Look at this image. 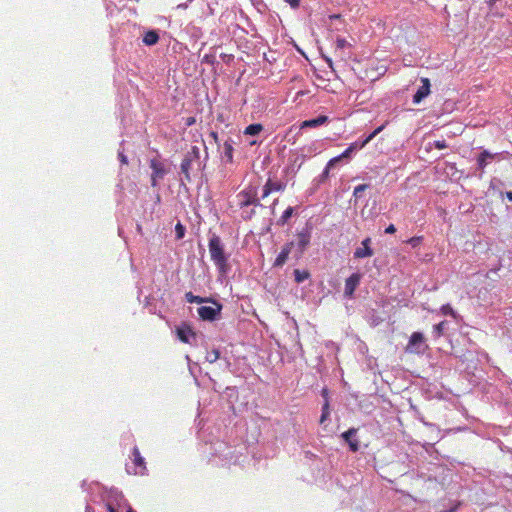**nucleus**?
I'll return each mask as SVG.
<instances>
[{
  "label": "nucleus",
  "mask_w": 512,
  "mask_h": 512,
  "mask_svg": "<svg viewBox=\"0 0 512 512\" xmlns=\"http://www.w3.org/2000/svg\"><path fill=\"white\" fill-rule=\"evenodd\" d=\"M257 195L258 189L253 185H248L236 194V206L243 210L242 218L244 220H250L256 213L255 207L262 206Z\"/></svg>",
  "instance_id": "1"
},
{
  "label": "nucleus",
  "mask_w": 512,
  "mask_h": 512,
  "mask_svg": "<svg viewBox=\"0 0 512 512\" xmlns=\"http://www.w3.org/2000/svg\"><path fill=\"white\" fill-rule=\"evenodd\" d=\"M211 260L214 262L221 274H226L229 270L228 257L224 252L221 239L217 235H213L208 243Z\"/></svg>",
  "instance_id": "2"
},
{
  "label": "nucleus",
  "mask_w": 512,
  "mask_h": 512,
  "mask_svg": "<svg viewBox=\"0 0 512 512\" xmlns=\"http://www.w3.org/2000/svg\"><path fill=\"white\" fill-rule=\"evenodd\" d=\"M310 240H311L310 228H304L296 234V242H294L295 243L294 247H296V252H295L296 258L302 257L304 251L310 244Z\"/></svg>",
  "instance_id": "3"
},
{
  "label": "nucleus",
  "mask_w": 512,
  "mask_h": 512,
  "mask_svg": "<svg viewBox=\"0 0 512 512\" xmlns=\"http://www.w3.org/2000/svg\"><path fill=\"white\" fill-rule=\"evenodd\" d=\"M214 306H201L197 312L203 321H214L221 314L222 305L216 301H211Z\"/></svg>",
  "instance_id": "4"
},
{
  "label": "nucleus",
  "mask_w": 512,
  "mask_h": 512,
  "mask_svg": "<svg viewBox=\"0 0 512 512\" xmlns=\"http://www.w3.org/2000/svg\"><path fill=\"white\" fill-rule=\"evenodd\" d=\"M133 456V467H127V471L133 475H144L146 472V463L144 458L141 456L138 447H134L132 450Z\"/></svg>",
  "instance_id": "5"
},
{
  "label": "nucleus",
  "mask_w": 512,
  "mask_h": 512,
  "mask_svg": "<svg viewBox=\"0 0 512 512\" xmlns=\"http://www.w3.org/2000/svg\"><path fill=\"white\" fill-rule=\"evenodd\" d=\"M199 158V150L197 147H193L191 152H188L181 162V172L187 182L191 181L190 170L194 160Z\"/></svg>",
  "instance_id": "6"
},
{
  "label": "nucleus",
  "mask_w": 512,
  "mask_h": 512,
  "mask_svg": "<svg viewBox=\"0 0 512 512\" xmlns=\"http://www.w3.org/2000/svg\"><path fill=\"white\" fill-rule=\"evenodd\" d=\"M150 168L152 169L151 186L156 187L158 179H162L166 174V170L162 162L157 159L150 160Z\"/></svg>",
  "instance_id": "7"
},
{
  "label": "nucleus",
  "mask_w": 512,
  "mask_h": 512,
  "mask_svg": "<svg viewBox=\"0 0 512 512\" xmlns=\"http://www.w3.org/2000/svg\"><path fill=\"white\" fill-rule=\"evenodd\" d=\"M176 334L181 342L187 344L191 343V339L196 338V333L193 331L191 326L186 323H182L176 328Z\"/></svg>",
  "instance_id": "8"
},
{
  "label": "nucleus",
  "mask_w": 512,
  "mask_h": 512,
  "mask_svg": "<svg viewBox=\"0 0 512 512\" xmlns=\"http://www.w3.org/2000/svg\"><path fill=\"white\" fill-rule=\"evenodd\" d=\"M294 246H295L294 241H290V242H287L286 244H284L280 253L278 254V256L276 257V259L273 263V267H282L286 263V261L289 257V254L292 252V249L294 248Z\"/></svg>",
  "instance_id": "9"
},
{
  "label": "nucleus",
  "mask_w": 512,
  "mask_h": 512,
  "mask_svg": "<svg viewBox=\"0 0 512 512\" xmlns=\"http://www.w3.org/2000/svg\"><path fill=\"white\" fill-rule=\"evenodd\" d=\"M361 281V274L353 273L350 277H348L345 281V289L344 294L347 297H352L356 288L358 287Z\"/></svg>",
  "instance_id": "10"
},
{
  "label": "nucleus",
  "mask_w": 512,
  "mask_h": 512,
  "mask_svg": "<svg viewBox=\"0 0 512 512\" xmlns=\"http://www.w3.org/2000/svg\"><path fill=\"white\" fill-rule=\"evenodd\" d=\"M286 185L281 181H272L268 179L263 187L262 198L268 197L272 192H279L285 189Z\"/></svg>",
  "instance_id": "11"
},
{
  "label": "nucleus",
  "mask_w": 512,
  "mask_h": 512,
  "mask_svg": "<svg viewBox=\"0 0 512 512\" xmlns=\"http://www.w3.org/2000/svg\"><path fill=\"white\" fill-rule=\"evenodd\" d=\"M371 239L366 238L362 241V247L356 248L354 252V258L361 259L366 257H371L373 255V250L370 247Z\"/></svg>",
  "instance_id": "12"
},
{
  "label": "nucleus",
  "mask_w": 512,
  "mask_h": 512,
  "mask_svg": "<svg viewBox=\"0 0 512 512\" xmlns=\"http://www.w3.org/2000/svg\"><path fill=\"white\" fill-rule=\"evenodd\" d=\"M357 429L350 428L342 434L343 439L348 443L351 451L356 452L359 450V442L355 439Z\"/></svg>",
  "instance_id": "13"
},
{
  "label": "nucleus",
  "mask_w": 512,
  "mask_h": 512,
  "mask_svg": "<svg viewBox=\"0 0 512 512\" xmlns=\"http://www.w3.org/2000/svg\"><path fill=\"white\" fill-rule=\"evenodd\" d=\"M496 154H492L487 150H484L477 158L478 169L483 172L485 167L495 158Z\"/></svg>",
  "instance_id": "14"
},
{
  "label": "nucleus",
  "mask_w": 512,
  "mask_h": 512,
  "mask_svg": "<svg viewBox=\"0 0 512 512\" xmlns=\"http://www.w3.org/2000/svg\"><path fill=\"white\" fill-rule=\"evenodd\" d=\"M360 143L354 142L349 145V147L344 150L340 155L330 159V165H335L343 158H349L353 151L359 148Z\"/></svg>",
  "instance_id": "15"
},
{
  "label": "nucleus",
  "mask_w": 512,
  "mask_h": 512,
  "mask_svg": "<svg viewBox=\"0 0 512 512\" xmlns=\"http://www.w3.org/2000/svg\"><path fill=\"white\" fill-rule=\"evenodd\" d=\"M328 117L325 115H320L317 118L305 120L301 124V128H314L320 125H323L328 122Z\"/></svg>",
  "instance_id": "16"
},
{
  "label": "nucleus",
  "mask_w": 512,
  "mask_h": 512,
  "mask_svg": "<svg viewBox=\"0 0 512 512\" xmlns=\"http://www.w3.org/2000/svg\"><path fill=\"white\" fill-rule=\"evenodd\" d=\"M420 82L422 85L418 88V103L423 98H425L426 96H428L430 94V87H431L430 81L426 77H422L420 79Z\"/></svg>",
  "instance_id": "17"
},
{
  "label": "nucleus",
  "mask_w": 512,
  "mask_h": 512,
  "mask_svg": "<svg viewBox=\"0 0 512 512\" xmlns=\"http://www.w3.org/2000/svg\"><path fill=\"white\" fill-rule=\"evenodd\" d=\"M158 41H159V35L154 30L146 32L143 37V43L148 46L155 45Z\"/></svg>",
  "instance_id": "18"
},
{
  "label": "nucleus",
  "mask_w": 512,
  "mask_h": 512,
  "mask_svg": "<svg viewBox=\"0 0 512 512\" xmlns=\"http://www.w3.org/2000/svg\"><path fill=\"white\" fill-rule=\"evenodd\" d=\"M233 146H232V140H226L223 144V154L224 157L227 159L228 162H232L233 160Z\"/></svg>",
  "instance_id": "19"
},
{
  "label": "nucleus",
  "mask_w": 512,
  "mask_h": 512,
  "mask_svg": "<svg viewBox=\"0 0 512 512\" xmlns=\"http://www.w3.org/2000/svg\"><path fill=\"white\" fill-rule=\"evenodd\" d=\"M263 130V125L260 124V123H254V124H250L248 125L245 130H244V134L245 135H251V136H254V135H258L261 131Z\"/></svg>",
  "instance_id": "20"
},
{
  "label": "nucleus",
  "mask_w": 512,
  "mask_h": 512,
  "mask_svg": "<svg viewBox=\"0 0 512 512\" xmlns=\"http://www.w3.org/2000/svg\"><path fill=\"white\" fill-rule=\"evenodd\" d=\"M294 277L296 283H302L310 277V273L307 270H294Z\"/></svg>",
  "instance_id": "21"
},
{
  "label": "nucleus",
  "mask_w": 512,
  "mask_h": 512,
  "mask_svg": "<svg viewBox=\"0 0 512 512\" xmlns=\"http://www.w3.org/2000/svg\"><path fill=\"white\" fill-rule=\"evenodd\" d=\"M294 213V208L293 207H288L285 209V211L283 212V214L281 215V217L278 219V225H285L288 220L292 217Z\"/></svg>",
  "instance_id": "22"
},
{
  "label": "nucleus",
  "mask_w": 512,
  "mask_h": 512,
  "mask_svg": "<svg viewBox=\"0 0 512 512\" xmlns=\"http://www.w3.org/2000/svg\"><path fill=\"white\" fill-rule=\"evenodd\" d=\"M385 125H381L378 128H376L371 134H369L359 145V149L364 148L377 134H379L383 129Z\"/></svg>",
  "instance_id": "23"
},
{
  "label": "nucleus",
  "mask_w": 512,
  "mask_h": 512,
  "mask_svg": "<svg viewBox=\"0 0 512 512\" xmlns=\"http://www.w3.org/2000/svg\"><path fill=\"white\" fill-rule=\"evenodd\" d=\"M185 298H186L187 302H189V303H199L200 304V303L209 301L206 298H202L200 296L194 295L192 292H187L185 294Z\"/></svg>",
  "instance_id": "24"
},
{
  "label": "nucleus",
  "mask_w": 512,
  "mask_h": 512,
  "mask_svg": "<svg viewBox=\"0 0 512 512\" xmlns=\"http://www.w3.org/2000/svg\"><path fill=\"white\" fill-rule=\"evenodd\" d=\"M330 415V403L325 401L322 406V414L320 417V424H323Z\"/></svg>",
  "instance_id": "25"
},
{
  "label": "nucleus",
  "mask_w": 512,
  "mask_h": 512,
  "mask_svg": "<svg viewBox=\"0 0 512 512\" xmlns=\"http://www.w3.org/2000/svg\"><path fill=\"white\" fill-rule=\"evenodd\" d=\"M220 357V352L217 349H213L212 351L208 352L206 355V360L210 363H214L217 361Z\"/></svg>",
  "instance_id": "26"
},
{
  "label": "nucleus",
  "mask_w": 512,
  "mask_h": 512,
  "mask_svg": "<svg viewBox=\"0 0 512 512\" xmlns=\"http://www.w3.org/2000/svg\"><path fill=\"white\" fill-rule=\"evenodd\" d=\"M441 311L444 315H450L455 319L457 318V313L453 310V308L449 304L443 305L441 308Z\"/></svg>",
  "instance_id": "27"
},
{
  "label": "nucleus",
  "mask_w": 512,
  "mask_h": 512,
  "mask_svg": "<svg viewBox=\"0 0 512 512\" xmlns=\"http://www.w3.org/2000/svg\"><path fill=\"white\" fill-rule=\"evenodd\" d=\"M446 325H447V322L446 321H442L436 325H434V332L437 336H440L443 334V331L445 330L446 328Z\"/></svg>",
  "instance_id": "28"
},
{
  "label": "nucleus",
  "mask_w": 512,
  "mask_h": 512,
  "mask_svg": "<svg viewBox=\"0 0 512 512\" xmlns=\"http://www.w3.org/2000/svg\"><path fill=\"white\" fill-rule=\"evenodd\" d=\"M335 44H336V48L341 49V50L344 49L345 47L349 46L346 39H344L342 37H337Z\"/></svg>",
  "instance_id": "29"
},
{
  "label": "nucleus",
  "mask_w": 512,
  "mask_h": 512,
  "mask_svg": "<svg viewBox=\"0 0 512 512\" xmlns=\"http://www.w3.org/2000/svg\"><path fill=\"white\" fill-rule=\"evenodd\" d=\"M368 188L367 184H360L354 188L353 195L358 197L362 192Z\"/></svg>",
  "instance_id": "30"
},
{
  "label": "nucleus",
  "mask_w": 512,
  "mask_h": 512,
  "mask_svg": "<svg viewBox=\"0 0 512 512\" xmlns=\"http://www.w3.org/2000/svg\"><path fill=\"white\" fill-rule=\"evenodd\" d=\"M332 167H334V165H330V160H329L325 169L322 172V175H321L322 179H327L329 177L330 169Z\"/></svg>",
  "instance_id": "31"
},
{
  "label": "nucleus",
  "mask_w": 512,
  "mask_h": 512,
  "mask_svg": "<svg viewBox=\"0 0 512 512\" xmlns=\"http://www.w3.org/2000/svg\"><path fill=\"white\" fill-rule=\"evenodd\" d=\"M176 232L177 238H182L184 236V228L180 223L176 225Z\"/></svg>",
  "instance_id": "32"
},
{
  "label": "nucleus",
  "mask_w": 512,
  "mask_h": 512,
  "mask_svg": "<svg viewBox=\"0 0 512 512\" xmlns=\"http://www.w3.org/2000/svg\"><path fill=\"white\" fill-rule=\"evenodd\" d=\"M434 145H435V147H436V148H438V149H444V148H446V147H447L446 142H445L444 140H441V141H440V140L435 141V142H434Z\"/></svg>",
  "instance_id": "33"
},
{
  "label": "nucleus",
  "mask_w": 512,
  "mask_h": 512,
  "mask_svg": "<svg viewBox=\"0 0 512 512\" xmlns=\"http://www.w3.org/2000/svg\"><path fill=\"white\" fill-rule=\"evenodd\" d=\"M292 8H297L300 4V0H285Z\"/></svg>",
  "instance_id": "34"
},
{
  "label": "nucleus",
  "mask_w": 512,
  "mask_h": 512,
  "mask_svg": "<svg viewBox=\"0 0 512 512\" xmlns=\"http://www.w3.org/2000/svg\"><path fill=\"white\" fill-rule=\"evenodd\" d=\"M195 122H196V119L194 117H188L185 119V125L188 127L194 125Z\"/></svg>",
  "instance_id": "35"
},
{
  "label": "nucleus",
  "mask_w": 512,
  "mask_h": 512,
  "mask_svg": "<svg viewBox=\"0 0 512 512\" xmlns=\"http://www.w3.org/2000/svg\"><path fill=\"white\" fill-rule=\"evenodd\" d=\"M321 394H322V397L324 398V402L329 401V391L327 388L322 389Z\"/></svg>",
  "instance_id": "36"
},
{
  "label": "nucleus",
  "mask_w": 512,
  "mask_h": 512,
  "mask_svg": "<svg viewBox=\"0 0 512 512\" xmlns=\"http://www.w3.org/2000/svg\"><path fill=\"white\" fill-rule=\"evenodd\" d=\"M396 231V228L393 224H390L386 229L385 233L392 234Z\"/></svg>",
  "instance_id": "37"
},
{
  "label": "nucleus",
  "mask_w": 512,
  "mask_h": 512,
  "mask_svg": "<svg viewBox=\"0 0 512 512\" xmlns=\"http://www.w3.org/2000/svg\"><path fill=\"white\" fill-rule=\"evenodd\" d=\"M409 343L411 345H414L416 344V332L412 333L411 336H410V340H409Z\"/></svg>",
  "instance_id": "38"
},
{
  "label": "nucleus",
  "mask_w": 512,
  "mask_h": 512,
  "mask_svg": "<svg viewBox=\"0 0 512 512\" xmlns=\"http://www.w3.org/2000/svg\"><path fill=\"white\" fill-rule=\"evenodd\" d=\"M210 136L214 139V141H215L216 143L218 142V134H217V132L212 131V132L210 133Z\"/></svg>",
  "instance_id": "39"
},
{
  "label": "nucleus",
  "mask_w": 512,
  "mask_h": 512,
  "mask_svg": "<svg viewBox=\"0 0 512 512\" xmlns=\"http://www.w3.org/2000/svg\"><path fill=\"white\" fill-rule=\"evenodd\" d=\"M119 157H120V160L123 164H127V158L124 154L120 153L119 154Z\"/></svg>",
  "instance_id": "40"
},
{
  "label": "nucleus",
  "mask_w": 512,
  "mask_h": 512,
  "mask_svg": "<svg viewBox=\"0 0 512 512\" xmlns=\"http://www.w3.org/2000/svg\"><path fill=\"white\" fill-rule=\"evenodd\" d=\"M457 508H458V505H455L452 508H450L449 510H443L441 512H456Z\"/></svg>",
  "instance_id": "41"
},
{
  "label": "nucleus",
  "mask_w": 512,
  "mask_h": 512,
  "mask_svg": "<svg viewBox=\"0 0 512 512\" xmlns=\"http://www.w3.org/2000/svg\"><path fill=\"white\" fill-rule=\"evenodd\" d=\"M417 338H418V347H419L421 342H422V340H423V335L418 332Z\"/></svg>",
  "instance_id": "42"
},
{
  "label": "nucleus",
  "mask_w": 512,
  "mask_h": 512,
  "mask_svg": "<svg viewBox=\"0 0 512 512\" xmlns=\"http://www.w3.org/2000/svg\"><path fill=\"white\" fill-rule=\"evenodd\" d=\"M505 195H506V197H507V199H508L509 201H512V192H511V191L506 192V194H505Z\"/></svg>",
  "instance_id": "43"
},
{
  "label": "nucleus",
  "mask_w": 512,
  "mask_h": 512,
  "mask_svg": "<svg viewBox=\"0 0 512 512\" xmlns=\"http://www.w3.org/2000/svg\"><path fill=\"white\" fill-rule=\"evenodd\" d=\"M108 511L109 512H117L116 509L114 507H112L111 505L108 506Z\"/></svg>",
  "instance_id": "44"
},
{
  "label": "nucleus",
  "mask_w": 512,
  "mask_h": 512,
  "mask_svg": "<svg viewBox=\"0 0 512 512\" xmlns=\"http://www.w3.org/2000/svg\"><path fill=\"white\" fill-rule=\"evenodd\" d=\"M326 62L328 63L329 67H332V60L330 58H326Z\"/></svg>",
  "instance_id": "45"
},
{
  "label": "nucleus",
  "mask_w": 512,
  "mask_h": 512,
  "mask_svg": "<svg viewBox=\"0 0 512 512\" xmlns=\"http://www.w3.org/2000/svg\"><path fill=\"white\" fill-rule=\"evenodd\" d=\"M303 95H305V92H304V91H299V92H297V96H298V97H299V96H303Z\"/></svg>",
  "instance_id": "46"
},
{
  "label": "nucleus",
  "mask_w": 512,
  "mask_h": 512,
  "mask_svg": "<svg viewBox=\"0 0 512 512\" xmlns=\"http://www.w3.org/2000/svg\"><path fill=\"white\" fill-rule=\"evenodd\" d=\"M414 241H416V238H415V237H412V238L409 240V242H410V243H413Z\"/></svg>",
  "instance_id": "47"
},
{
  "label": "nucleus",
  "mask_w": 512,
  "mask_h": 512,
  "mask_svg": "<svg viewBox=\"0 0 512 512\" xmlns=\"http://www.w3.org/2000/svg\"><path fill=\"white\" fill-rule=\"evenodd\" d=\"M496 0H489V5H493L495 3Z\"/></svg>",
  "instance_id": "48"
},
{
  "label": "nucleus",
  "mask_w": 512,
  "mask_h": 512,
  "mask_svg": "<svg viewBox=\"0 0 512 512\" xmlns=\"http://www.w3.org/2000/svg\"><path fill=\"white\" fill-rule=\"evenodd\" d=\"M413 101L416 102V94L413 95Z\"/></svg>",
  "instance_id": "49"
},
{
  "label": "nucleus",
  "mask_w": 512,
  "mask_h": 512,
  "mask_svg": "<svg viewBox=\"0 0 512 512\" xmlns=\"http://www.w3.org/2000/svg\"><path fill=\"white\" fill-rule=\"evenodd\" d=\"M128 512H135L134 510H132L131 508L128 510Z\"/></svg>",
  "instance_id": "50"
}]
</instances>
